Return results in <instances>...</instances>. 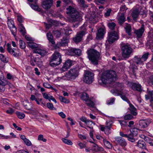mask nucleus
<instances>
[{"label":"nucleus","instance_id":"nucleus-1","mask_svg":"<svg viewBox=\"0 0 153 153\" xmlns=\"http://www.w3.org/2000/svg\"><path fill=\"white\" fill-rule=\"evenodd\" d=\"M117 79L115 71L112 70L107 71L102 74L98 82L100 84H106L115 81Z\"/></svg>","mask_w":153,"mask_h":153},{"label":"nucleus","instance_id":"nucleus-2","mask_svg":"<svg viewBox=\"0 0 153 153\" xmlns=\"http://www.w3.org/2000/svg\"><path fill=\"white\" fill-rule=\"evenodd\" d=\"M111 91L115 96H120L121 98L123 100L129 104V107L128 108V109L131 114L134 116H136L137 114V110L136 108L132 104L130 103V101L126 97L128 94L127 92H124L121 91L120 93H119L117 91L114 90H112Z\"/></svg>","mask_w":153,"mask_h":153},{"label":"nucleus","instance_id":"nucleus-3","mask_svg":"<svg viewBox=\"0 0 153 153\" xmlns=\"http://www.w3.org/2000/svg\"><path fill=\"white\" fill-rule=\"evenodd\" d=\"M89 59L94 65H97L101 59L100 53L93 49H89L87 51Z\"/></svg>","mask_w":153,"mask_h":153},{"label":"nucleus","instance_id":"nucleus-4","mask_svg":"<svg viewBox=\"0 0 153 153\" xmlns=\"http://www.w3.org/2000/svg\"><path fill=\"white\" fill-rule=\"evenodd\" d=\"M121 45V55L124 59H128L133 52V49L131 45L128 43H122Z\"/></svg>","mask_w":153,"mask_h":153},{"label":"nucleus","instance_id":"nucleus-5","mask_svg":"<svg viewBox=\"0 0 153 153\" xmlns=\"http://www.w3.org/2000/svg\"><path fill=\"white\" fill-rule=\"evenodd\" d=\"M149 54L148 52L144 53L141 57L139 55L134 56L133 59L134 63L138 65H143L144 62L146 61L148 58Z\"/></svg>","mask_w":153,"mask_h":153},{"label":"nucleus","instance_id":"nucleus-6","mask_svg":"<svg viewBox=\"0 0 153 153\" xmlns=\"http://www.w3.org/2000/svg\"><path fill=\"white\" fill-rule=\"evenodd\" d=\"M66 13L69 15L70 19L74 22L77 21L79 15L75 9L71 6H69L66 8Z\"/></svg>","mask_w":153,"mask_h":153},{"label":"nucleus","instance_id":"nucleus-7","mask_svg":"<svg viewBox=\"0 0 153 153\" xmlns=\"http://www.w3.org/2000/svg\"><path fill=\"white\" fill-rule=\"evenodd\" d=\"M50 62V65L52 67H56L60 64L62 62L61 56L58 52L54 53L52 56Z\"/></svg>","mask_w":153,"mask_h":153},{"label":"nucleus","instance_id":"nucleus-8","mask_svg":"<svg viewBox=\"0 0 153 153\" xmlns=\"http://www.w3.org/2000/svg\"><path fill=\"white\" fill-rule=\"evenodd\" d=\"M79 75V71L76 69H70L68 72L66 73L65 76H63L61 78L62 79H65V78H67V79H75Z\"/></svg>","mask_w":153,"mask_h":153},{"label":"nucleus","instance_id":"nucleus-9","mask_svg":"<svg viewBox=\"0 0 153 153\" xmlns=\"http://www.w3.org/2000/svg\"><path fill=\"white\" fill-rule=\"evenodd\" d=\"M94 73L88 71H85L83 78V81L84 82L88 84H91L94 81Z\"/></svg>","mask_w":153,"mask_h":153},{"label":"nucleus","instance_id":"nucleus-10","mask_svg":"<svg viewBox=\"0 0 153 153\" xmlns=\"http://www.w3.org/2000/svg\"><path fill=\"white\" fill-rule=\"evenodd\" d=\"M7 22L9 28L12 34L14 37H15L16 34V29L15 26L13 21L11 19H8Z\"/></svg>","mask_w":153,"mask_h":153},{"label":"nucleus","instance_id":"nucleus-11","mask_svg":"<svg viewBox=\"0 0 153 153\" xmlns=\"http://www.w3.org/2000/svg\"><path fill=\"white\" fill-rule=\"evenodd\" d=\"M106 126H105L102 125H100V130L104 131L105 134H108L111 133V129L112 124L110 121H106Z\"/></svg>","mask_w":153,"mask_h":153},{"label":"nucleus","instance_id":"nucleus-12","mask_svg":"<svg viewBox=\"0 0 153 153\" xmlns=\"http://www.w3.org/2000/svg\"><path fill=\"white\" fill-rule=\"evenodd\" d=\"M53 3V0H43L42 2V6L44 9L48 10L52 6Z\"/></svg>","mask_w":153,"mask_h":153},{"label":"nucleus","instance_id":"nucleus-13","mask_svg":"<svg viewBox=\"0 0 153 153\" xmlns=\"http://www.w3.org/2000/svg\"><path fill=\"white\" fill-rule=\"evenodd\" d=\"M68 54L71 56L77 55L79 56L81 54V51L79 49L71 48L68 50Z\"/></svg>","mask_w":153,"mask_h":153},{"label":"nucleus","instance_id":"nucleus-14","mask_svg":"<svg viewBox=\"0 0 153 153\" xmlns=\"http://www.w3.org/2000/svg\"><path fill=\"white\" fill-rule=\"evenodd\" d=\"M72 62L71 60H68L64 63L63 65L60 69L61 72H64L67 70L71 66Z\"/></svg>","mask_w":153,"mask_h":153},{"label":"nucleus","instance_id":"nucleus-15","mask_svg":"<svg viewBox=\"0 0 153 153\" xmlns=\"http://www.w3.org/2000/svg\"><path fill=\"white\" fill-rule=\"evenodd\" d=\"M115 140L117 143L121 146H125L127 143L125 140L120 137H117L114 138Z\"/></svg>","mask_w":153,"mask_h":153},{"label":"nucleus","instance_id":"nucleus-16","mask_svg":"<svg viewBox=\"0 0 153 153\" xmlns=\"http://www.w3.org/2000/svg\"><path fill=\"white\" fill-rule=\"evenodd\" d=\"M144 25L142 24L140 28L134 31V33L136 35L137 37L141 38L142 36L144 31Z\"/></svg>","mask_w":153,"mask_h":153},{"label":"nucleus","instance_id":"nucleus-17","mask_svg":"<svg viewBox=\"0 0 153 153\" xmlns=\"http://www.w3.org/2000/svg\"><path fill=\"white\" fill-rule=\"evenodd\" d=\"M19 31L22 33L23 35H25V38H31L28 35H25V33H26L25 28L22 24L20 23L19 25Z\"/></svg>","mask_w":153,"mask_h":153},{"label":"nucleus","instance_id":"nucleus-18","mask_svg":"<svg viewBox=\"0 0 153 153\" xmlns=\"http://www.w3.org/2000/svg\"><path fill=\"white\" fill-rule=\"evenodd\" d=\"M91 150L94 152H102L104 151V149L101 147L97 145L94 143L92 146Z\"/></svg>","mask_w":153,"mask_h":153},{"label":"nucleus","instance_id":"nucleus-19","mask_svg":"<svg viewBox=\"0 0 153 153\" xmlns=\"http://www.w3.org/2000/svg\"><path fill=\"white\" fill-rule=\"evenodd\" d=\"M33 52L34 53L39 54L42 56L45 55L47 53V52L45 50L37 48L33 50Z\"/></svg>","mask_w":153,"mask_h":153},{"label":"nucleus","instance_id":"nucleus-20","mask_svg":"<svg viewBox=\"0 0 153 153\" xmlns=\"http://www.w3.org/2000/svg\"><path fill=\"white\" fill-rule=\"evenodd\" d=\"M22 104L26 109L28 110H32L33 104L32 103L29 102L25 100L23 101Z\"/></svg>","mask_w":153,"mask_h":153},{"label":"nucleus","instance_id":"nucleus-21","mask_svg":"<svg viewBox=\"0 0 153 153\" xmlns=\"http://www.w3.org/2000/svg\"><path fill=\"white\" fill-rule=\"evenodd\" d=\"M68 39H63L61 42L58 43L55 46V48H59L61 46H64L68 45Z\"/></svg>","mask_w":153,"mask_h":153},{"label":"nucleus","instance_id":"nucleus-22","mask_svg":"<svg viewBox=\"0 0 153 153\" xmlns=\"http://www.w3.org/2000/svg\"><path fill=\"white\" fill-rule=\"evenodd\" d=\"M147 94L145 95V98L146 100H149L151 103L153 102V91L148 90L147 91Z\"/></svg>","mask_w":153,"mask_h":153},{"label":"nucleus","instance_id":"nucleus-23","mask_svg":"<svg viewBox=\"0 0 153 153\" xmlns=\"http://www.w3.org/2000/svg\"><path fill=\"white\" fill-rule=\"evenodd\" d=\"M27 42L30 47L32 49H35L38 47V45L33 42L31 39H26Z\"/></svg>","mask_w":153,"mask_h":153},{"label":"nucleus","instance_id":"nucleus-24","mask_svg":"<svg viewBox=\"0 0 153 153\" xmlns=\"http://www.w3.org/2000/svg\"><path fill=\"white\" fill-rule=\"evenodd\" d=\"M139 125L141 127L144 128L147 126L149 123L146 120H141L139 122Z\"/></svg>","mask_w":153,"mask_h":153},{"label":"nucleus","instance_id":"nucleus-25","mask_svg":"<svg viewBox=\"0 0 153 153\" xmlns=\"http://www.w3.org/2000/svg\"><path fill=\"white\" fill-rule=\"evenodd\" d=\"M104 29L102 28H100L98 30L97 37V38H102L104 34Z\"/></svg>","mask_w":153,"mask_h":153},{"label":"nucleus","instance_id":"nucleus-26","mask_svg":"<svg viewBox=\"0 0 153 153\" xmlns=\"http://www.w3.org/2000/svg\"><path fill=\"white\" fill-rule=\"evenodd\" d=\"M27 3L29 4V5H30V7L33 10L38 12H40L41 11V8H40L38 5L36 4H36H31L29 2H28Z\"/></svg>","mask_w":153,"mask_h":153},{"label":"nucleus","instance_id":"nucleus-27","mask_svg":"<svg viewBox=\"0 0 153 153\" xmlns=\"http://www.w3.org/2000/svg\"><path fill=\"white\" fill-rule=\"evenodd\" d=\"M132 88L134 90H135L139 91H141V86L139 84L135 83H133L132 86Z\"/></svg>","mask_w":153,"mask_h":153},{"label":"nucleus","instance_id":"nucleus-28","mask_svg":"<svg viewBox=\"0 0 153 153\" xmlns=\"http://www.w3.org/2000/svg\"><path fill=\"white\" fill-rule=\"evenodd\" d=\"M108 36L109 38H118V33L116 32H111L108 33Z\"/></svg>","mask_w":153,"mask_h":153},{"label":"nucleus","instance_id":"nucleus-29","mask_svg":"<svg viewBox=\"0 0 153 153\" xmlns=\"http://www.w3.org/2000/svg\"><path fill=\"white\" fill-rule=\"evenodd\" d=\"M137 146L142 149H145L146 148V144L143 140H139L137 143Z\"/></svg>","mask_w":153,"mask_h":153},{"label":"nucleus","instance_id":"nucleus-30","mask_svg":"<svg viewBox=\"0 0 153 153\" xmlns=\"http://www.w3.org/2000/svg\"><path fill=\"white\" fill-rule=\"evenodd\" d=\"M126 17L123 13H122L118 18V20L119 23L122 25L125 21Z\"/></svg>","mask_w":153,"mask_h":153},{"label":"nucleus","instance_id":"nucleus-31","mask_svg":"<svg viewBox=\"0 0 153 153\" xmlns=\"http://www.w3.org/2000/svg\"><path fill=\"white\" fill-rule=\"evenodd\" d=\"M103 141L104 146L105 147L108 149H111L112 148V145L109 142L107 141L106 139H105L103 140Z\"/></svg>","mask_w":153,"mask_h":153},{"label":"nucleus","instance_id":"nucleus-32","mask_svg":"<svg viewBox=\"0 0 153 153\" xmlns=\"http://www.w3.org/2000/svg\"><path fill=\"white\" fill-rule=\"evenodd\" d=\"M139 13V12L137 9H135L133 11L132 13L131 16L134 20H135L137 18Z\"/></svg>","mask_w":153,"mask_h":153},{"label":"nucleus","instance_id":"nucleus-33","mask_svg":"<svg viewBox=\"0 0 153 153\" xmlns=\"http://www.w3.org/2000/svg\"><path fill=\"white\" fill-rule=\"evenodd\" d=\"M81 98L85 101L88 100L90 98L89 97V96L88 94L86 93H82L81 95Z\"/></svg>","mask_w":153,"mask_h":153},{"label":"nucleus","instance_id":"nucleus-34","mask_svg":"<svg viewBox=\"0 0 153 153\" xmlns=\"http://www.w3.org/2000/svg\"><path fill=\"white\" fill-rule=\"evenodd\" d=\"M92 98H90V99L88 100L86 102V104L90 107H93L94 105V102L92 101Z\"/></svg>","mask_w":153,"mask_h":153},{"label":"nucleus","instance_id":"nucleus-35","mask_svg":"<svg viewBox=\"0 0 153 153\" xmlns=\"http://www.w3.org/2000/svg\"><path fill=\"white\" fill-rule=\"evenodd\" d=\"M125 25L124 28L128 34H130L131 31V26L130 25L127 23L125 24Z\"/></svg>","mask_w":153,"mask_h":153},{"label":"nucleus","instance_id":"nucleus-36","mask_svg":"<svg viewBox=\"0 0 153 153\" xmlns=\"http://www.w3.org/2000/svg\"><path fill=\"white\" fill-rule=\"evenodd\" d=\"M59 99L61 102H63L65 104L69 103L70 102V101L68 100L62 96H59Z\"/></svg>","mask_w":153,"mask_h":153},{"label":"nucleus","instance_id":"nucleus-37","mask_svg":"<svg viewBox=\"0 0 153 153\" xmlns=\"http://www.w3.org/2000/svg\"><path fill=\"white\" fill-rule=\"evenodd\" d=\"M127 136L128 137H126L128 138V140L129 141L133 143L135 141V140L134 138V135L130 133L129 134H127Z\"/></svg>","mask_w":153,"mask_h":153},{"label":"nucleus","instance_id":"nucleus-38","mask_svg":"<svg viewBox=\"0 0 153 153\" xmlns=\"http://www.w3.org/2000/svg\"><path fill=\"white\" fill-rule=\"evenodd\" d=\"M85 34V33L84 31L78 32L76 35L75 38H82Z\"/></svg>","mask_w":153,"mask_h":153},{"label":"nucleus","instance_id":"nucleus-39","mask_svg":"<svg viewBox=\"0 0 153 153\" xmlns=\"http://www.w3.org/2000/svg\"><path fill=\"white\" fill-rule=\"evenodd\" d=\"M86 126L90 128H92L93 127V125H95V123H93L92 121L88 120L85 123Z\"/></svg>","mask_w":153,"mask_h":153},{"label":"nucleus","instance_id":"nucleus-40","mask_svg":"<svg viewBox=\"0 0 153 153\" xmlns=\"http://www.w3.org/2000/svg\"><path fill=\"white\" fill-rule=\"evenodd\" d=\"M5 83L2 81H0V92H3L5 90Z\"/></svg>","mask_w":153,"mask_h":153},{"label":"nucleus","instance_id":"nucleus-41","mask_svg":"<svg viewBox=\"0 0 153 153\" xmlns=\"http://www.w3.org/2000/svg\"><path fill=\"white\" fill-rule=\"evenodd\" d=\"M32 58L33 59L34 61L37 65H41L42 64V62L39 58L37 57L34 58L33 57Z\"/></svg>","mask_w":153,"mask_h":153},{"label":"nucleus","instance_id":"nucleus-42","mask_svg":"<svg viewBox=\"0 0 153 153\" xmlns=\"http://www.w3.org/2000/svg\"><path fill=\"white\" fill-rule=\"evenodd\" d=\"M19 47L20 48L24 49L26 47L25 44V42L22 39L19 40Z\"/></svg>","mask_w":153,"mask_h":153},{"label":"nucleus","instance_id":"nucleus-43","mask_svg":"<svg viewBox=\"0 0 153 153\" xmlns=\"http://www.w3.org/2000/svg\"><path fill=\"white\" fill-rule=\"evenodd\" d=\"M62 141L65 144L69 145H72L73 144L72 142L70 140L63 138L62 139Z\"/></svg>","mask_w":153,"mask_h":153},{"label":"nucleus","instance_id":"nucleus-44","mask_svg":"<svg viewBox=\"0 0 153 153\" xmlns=\"http://www.w3.org/2000/svg\"><path fill=\"white\" fill-rule=\"evenodd\" d=\"M16 114L18 116V117L20 119H22L25 117V114L22 112L17 111L16 112Z\"/></svg>","mask_w":153,"mask_h":153},{"label":"nucleus","instance_id":"nucleus-45","mask_svg":"<svg viewBox=\"0 0 153 153\" xmlns=\"http://www.w3.org/2000/svg\"><path fill=\"white\" fill-rule=\"evenodd\" d=\"M0 59L4 62L6 63L8 62L7 58L2 54H0Z\"/></svg>","mask_w":153,"mask_h":153},{"label":"nucleus","instance_id":"nucleus-46","mask_svg":"<svg viewBox=\"0 0 153 153\" xmlns=\"http://www.w3.org/2000/svg\"><path fill=\"white\" fill-rule=\"evenodd\" d=\"M43 85L45 88H50L52 90H53L54 89V88L53 87L51 86L47 82H44L43 83Z\"/></svg>","mask_w":153,"mask_h":153},{"label":"nucleus","instance_id":"nucleus-47","mask_svg":"<svg viewBox=\"0 0 153 153\" xmlns=\"http://www.w3.org/2000/svg\"><path fill=\"white\" fill-rule=\"evenodd\" d=\"M61 31L63 33L65 34L66 35H68L71 33V30L66 29H62Z\"/></svg>","mask_w":153,"mask_h":153},{"label":"nucleus","instance_id":"nucleus-48","mask_svg":"<svg viewBox=\"0 0 153 153\" xmlns=\"http://www.w3.org/2000/svg\"><path fill=\"white\" fill-rule=\"evenodd\" d=\"M133 117L130 114H127L124 117V118L125 120H131Z\"/></svg>","mask_w":153,"mask_h":153},{"label":"nucleus","instance_id":"nucleus-49","mask_svg":"<svg viewBox=\"0 0 153 153\" xmlns=\"http://www.w3.org/2000/svg\"><path fill=\"white\" fill-rule=\"evenodd\" d=\"M131 133L134 136L137 135L138 134L137 129L136 128H133L130 130Z\"/></svg>","mask_w":153,"mask_h":153},{"label":"nucleus","instance_id":"nucleus-50","mask_svg":"<svg viewBox=\"0 0 153 153\" xmlns=\"http://www.w3.org/2000/svg\"><path fill=\"white\" fill-rule=\"evenodd\" d=\"M24 18L20 14L17 16V20L20 23H21L24 21Z\"/></svg>","mask_w":153,"mask_h":153},{"label":"nucleus","instance_id":"nucleus-51","mask_svg":"<svg viewBox=\"0 0 153 153\" xmlns=\"http://www.w3.org/2000/svg\"><path fill=\"white\" fill-rule=\"evenodd\" d=\"M38 140H42L43 142H45L47 141L46 139L43 138V136L42 134H39L38 137Z\"/></svg>","mask_w":153,"mask_h":153},{"label":"nucleus","instance_id":"nucleus-52","mask_svg":"<svg viewBox=\"0 0 153 153\" xmlns=\"http://www.w3.org/2000/svg\"><path fill=\"white\" fill-rule=\"evenodd\" d=\"M42 94L44 98L46 99H48L49 101H50V97L51 95L49 96L48 94L46 93H42Z\"/></svg>","mask_w":153,"mask_h":153},{"label":"nucleus","instance_id":"nucleus-53","mask_svg":"<svg viewBox=\"0 0 153 153\" xmlns=\"http://www.w3.org/2000/svg\"><path fill=\"white\" fill-rule=\"evenodd\" d=\"M53 34L56 37H59L61 35V32L59 31L56 30L53 31Z\"/></svg>","mask_w":153,"mask_h":153},{"label":"nucleus","instance_id":"nucleus-54","mask_svg":"<svg viewBox=\"0 0 153 153\" xmlns=\"http://www.w3.org/2000/svg\"><path fill=\"white\" fill-rule=\"evenodd\" d=\"M108 26L109 28L112 30L114 29L115 26H116V24L114 22L110 23L108 24Z\"/></svg>","mask_w":153,"mask_h":153},{"label":"nucleus","instance_id":"nucleus-55","mask_svg":"<svg viewBox=\"0 0 153 153\" xmlns=\"http://www.w3.org/2000/svg\"><path fill=\"white\" fill-rule=\"evenodd\" d=\"M77 144L80 147L81 149L84 148L85 147V144L83 143L80 141H78V142Z\"/></svg>","mask_w":153,"mask_h":153},{"label":"nucleus","instance_id":"nucleus-56","mask_svg":"<svg viewBox=\"0 0 153 153\" xmlns=\"http://www.w3.org/2000/svg\"><path fill=\"white\" fill-rule=\"evenodd\" d=\"M111 10L110 9H108L107 11L105 13V17H107L109 16L110 15V13L111 12Z\"/></svg>","mask_w":153,"mask_h":153},{"label":"nucleus","instance_id":"nucleus-57","mask_svg":"<svg viewBox=\"0 0 153 153\" xmlns=\"http://www.w3.org/2000/svg\"><path fill=\"white\" fill-rule=\"evenodd\" d=\"M24 142L27 146H29L31 145V142L27 139H26Z\"/></svg>","mask_w":153,"mask_h":153},{"label":"nucleus","instance_id":"nucleus-58","mask_svg":"<svg viewBox=\"0 0 153 153\" xmlns=\"http://www.w3.org/2000/svg\"><path fill=\"white\" fill-rule=\"evenodd\" d=\"M47 107L50 109L52 110L53 108V104L50 103L48 102L47 103Z\"/></svg>","mask_w":153,"mask_h":153},{"label":"nucleus","instance_id":"nucleus-59","mask_svg":"<svg viewBox=\"0 0 153 153\" xmlns=\"http://www.w3.org/2000/svg\"><path fill=\"white\" fill-rule=\"evenodd\" d=\"M117 39H108L106 41V42H108L109 44H111L113 43Z\"/></svg>","mask_w":153,"mask_h":153},{"label":"nucleus","instance_id":"nucleus-60","mask_svg":"<svg viewBox=\"0 0 153 153\" xmlns=\"http://www.w3.org/2000/svg\"><path fill=\"white\" fill-rule=\"evenodd\" d=\"M0 137L3 139H7L10 138V136H5L3 134H0Z\"/></svg>","mask_w":153,"mask_h":153},{"label":"nucleus","instance_id":"nucleus-61","mask_svg":"<svg viewBox=\"0 0 153 153\" xmlns=\"http://www.w3.org/2000/svg\"><path fill=\"white\" fill-rule=\"evenodd\" d=\"M82 39H73L72 41V42H74L76 44H77L81 41Z\"/></svg>","mask_w":153,"mask_h":153},{"label":"nucleus","instance_id":"nucleus-62","mask_svg":"<svg viewBox=\"0 0 153 153\" xmlns=\"http://www.w3.org/2000/svg\"><path fill=\"white\" fill-rule=\"evenodd\" d=\"M58 114L62 118H64L66 116L65 114L62 112H59Z\"/></svg>","mask_w":153,"mask_h":153},{"label":"nucleus","instance_id":"nucleus-63","mask_svg":"<svg viewBox=\"0 0 153 153\" xmlns=\"http://www.w3.org/2000/svg\"><path fill=\"white\" fill-rule=\"evenodd\" d=\"M80 120L83 122L85 123V124L86 123L87 121L88 120L87 119L84 117H82L80 118Z\"/></svg>","mask_w":153,"mask_h":153},{"label":"nucleus","instance_id":"nucleus-64","mask_svg":"<svg viewBox=\"0 0 153 153\" xmlns=\"http://www.w3.org/2000/svg\"><path fill=\"white\" fill-rule=\"evenodd\" d=\"M6 77L8 79H11L13 78V76L10 73H8L7 74Z\"/></svg>","mask_w":153,"mask_h":153}]
</instances>
